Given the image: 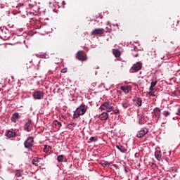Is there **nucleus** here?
Masks as SVG:
<instances>
[{
	"mask_svg": "<svg viewBox=\"0 0 180 180\" xmlns=\"http://www.w3.org/2000/svg\"><path fill=\"white\" fill-rule=\"evenodd\" d=\"M87 109H88L87 105H86L84 103L81 104L80 106L76 109V111L74 113L75 119H78L79 116H84V115L86 113Z\"/></svg>",
	"mask_w": 180,
	"mask_h": 180,
	"instance_id": "1",
	"label": "nucleus"
},
{
	"mask_svg": "<svg viewBox=\"0 0 180 180\" xmlns=\"http://www.w3.org/2000/svg\"><path fill=\"white\" fill-rule=\"evenodd\" d=\"M33 144H34V139L32 136L28 137L24 141V147L25 148H27L28 151H32V147H33Z\"/></svg>",
	"mask_w": 180,
	"mask_h": 180,
	"instance_id": "2",
	"label": "nucleus"
},
{
	"mask_svg": "<svg viewBox=\"0 0 180 180\" xmlns=\"http://www.w3.org/2000/svg\"><path fill=\"white\" fill-rule=\"evenodd\" d=\"M101 110H106V112H112L113 109H115V107H113V104H112L109 101H106L103 103L101 107H100Z\"/></svg>",
	"mask_w": 180,
	"mask_h": 180,
	"instance_id": "3",
	"label": "nucleus"
},
{
	"mask_svg": "<svg viewBox=\"0 0 180 180\" xmlns=\"http://www.w3.org/2000/svg\"><path fill=\"white\" fill-rule=\"evenodd\" d=\"M141 68H143V63H141V62H137L130 68V72L132 74L134 72H138V71H140Z\"/></svg>",
	"mask_w": 180,
	"mask_h": 180,
	"instance_id": "4",
	"label": "nucleus"
},
{
	"mask_svg": "<svg viewBox=\"0 0 180 180\" xmlns=\"http://www.w3.org/2000/svg\"><path fill=\"white\" fill-rule=\"evenodd\" d=\"M76 58L79 61H86V53L84 51H80L77 53Z\"/></svg>",
	"mask_w": 180,
	"mask_h": 180,
	"instance_id": "5",
	"label": "nucleus"
},
{
	"mask_svg": "<svg viewBox=\"0 0 180 180\" xmlns=\"http://www.w3.org/2000/svg\"><path fill=\"white\" fill-rule=\"evenodd\" d=\"M153 112H154L153 117H154L156 123H158V121L161 118V110H160L159 108H155L153 110Z\"/></svg>",
	"mask_w": 180,
	"mask_h": 180,
	"instance_id": "6",
	"label": "nucleus"
},
{
	"mask_svg": "<svg viewBox=\"0 0 180 180\" xmlns=\"http://www.w3.org/2000/svg\"><path fill=\"white\" fill-rule=\"evenodd\" d=\"M148 129L143 127L139 131H138L136 137H139V139H141L142 137H144L147 134V133H148Z\"/></svg>",
	"mask_w": 180,
	"mask_h": 180,
	"instance_id": "7",
	"label": "nucleus"
},
{
	"mask_svg": "<svg viewBox=\"0 0 180 180\" xmlns=\"http://www.w3.org/2000/svg\"><path fill=\"white\" fill-rule=\"evenodd\" d=\"M44 96V91H37L33 94L34 99H37V100L43 99Z\"/></svg>",
	"mask_w": 180,
	"mask_h": 180,
	"instance_id": "8",
	"label": "nucleus"
},
{
	"mask_svg": "<svg viewBox=\"0 0 180 180\" xmlns=\"http://www.w3.org/2000/svg\"><path fill=\"white\" fill-rule=\"evenodd\" d=\"M105 33V30L103 28L94 29L91 32V36H96L98 34H103Z\"/></svg>",
	"mask_w": 180,
	"mask_h": 180,
	"instance_id": "9",
	"label": "nucleus"
},
{
	"mask_svg": "<svg viewBox=\"0 0 180 180\" xmlns=\"http://www.w3.org/2000/svg\"><path fill=\"white\" fill-rule=\"evenodd\" d=\"M132 101L133 102H134L136 106L140 108V106L143 105V100L141 99V98L134 97Z\"/></svg>",
	"mask_w": 180,
	"mask_h": 180,
	"instance_id": "10",
	"label": "nucleus"
},
{
	"mask_svg": "<svg viewBox=\"0 0 180 180\" xmlns=\"http://www.w3.org/2000/svg\"><path fill=\"white\" fill-rule=\"evenodd\" d=\"M121 91L124 92V94H129L130 91H131V86L127 85V86H120Z\"/></svg>",
	"mask_w": 180,
	"mask_h": 180,
	"instance_id": "11",
	"label": "nucleus"
},
{
	"mask_svg": "<svg viewBox=\"0 0 180 180\" xmlns=\"http://www.w3.org/2000/svg\"><path fill=\"white\" fill-rule=\"evenodd\" d=\"M108 118H109V114H108V112H102V113L98 116V119H99L100 120H108Z\"/></svg>",
	"mask_w": 180,
	"mask_h": 180,
	"instance_id": "12",
	"label": "nucleus"
},
{
	"mask_svg": "<svg viewBox=\"0 0 180 180\" xmlns=\"http://www.w3.org/2000/svg\"><path fill=\"white\" fill-rule=\"evenodd\" d=\"M18 119H20V115H19V112L13 113L11 117V122H13V123H16Z\"/></svg>",
	"mask_w": 180,
	"mask_h": 180,
	"instance_id": "13",
	"label": "nucleus"
},
{
	"mask_svg": "<svg viewBox=\"0 0 180 180\" xmlns=\"http://www.w3.org/2000/svg\"><path fill=\"white\" fill-rule=\"evenodd\" d=\"M31 125H32V120L29 119L27 122L25 124L24 129L26 131H30V129H29V127H30Z\"/></svg>",
	"mask_w": 180,
	"mask_h": 180,
	"instance_id": "14",
	"label": "nucleus"
},
{
	"mask_svg": "<svg viewBox=\"0 0 180 180\" xmlns=\"http://www.w3.org/2000/svg\"><path fill=\"white\" fill-rule=\"evenodd\" d=\"M155 157L158 161H161L162 160V155L161 154V150H156L155 152Z\"/></svg>",
	"mask_w": 180,
	"mask_h": 180,
	"instance_id": "15",
	"label": "nucleus"
},
{
	"mask_svg": "<svg viewBox=\"0 0 180 180\" xmlns=\"http://www.w3.org/2000/svg\"><path fill=\"white\" fill-rule=\"evenodd\" d=\"M116 148H117V150L121 151V153H126V151H127V149H126V148L122 146L120 143H117Z\"/></svg>",
	"mask_w": 180,
	"mask_h": 180,
	"instance_id": "16",
	"label": "nucleus"
},
{
	"mask_svg": "<svg viewBox=\"0 0 180 180\" xmlns=\"http://www.w3.org/2000/svg\"><path fill=\"white\" fill-rule=\"evenodd\" d=\"M41 160V158H34L32 160V164L33 165H35L36 167H38L39 162Z\"/></svg>",
	"mask_w": 180,
	"mask_h": 180,
	"instance_id": "17",
	"label": "nucleus"
},
{
	"mask_svg": "<svg viewBox=\"0 0 180 180\" xmlns=\"http://www.w3.org/2000/svg\"><path fill=\"white\" fill-rule=\"evenodd\" d=\"M61 122L57 121V120H54L53 122V127H56V129H58V130H59L60 127H61Z\"/></svg>",
	"mask_w": 180,
	"mask_h": 180,
	"instance_id": "18",
	"label": "nucleus"
},
{
	"mask_svg": "<svg viewBox=\"0 0 180 180\" xmlns=\"http://www.w3.org/2000/svg\"><path fill=\"white\" fill-rule=\"evenodd\" d=\"M122 105L124 109H127L130 106V103H129V101L125 100L122 101Z\"/></svg>",
	"mask_w": 180,
	"mask_h": 180,
	"instance_id": "19",
	"label": "nucleus"
},
{
	"mask_svg": "<svg viewBox=\"0 0 180 180\" xmlns=\"http://www.w3.org/2000/svg\"><path fill=\"white\" fill-rule=\"evenodd\" d=\"M6 136L10 139L12 137H16V133L13 132V131L8 130L7 131Z\"/></svg>",
	"mask_w": 180,
	"mask_h": 180,
	"instance_id": "20",
	"label": "nucleus"
},
{
	"mask_svg": "<svg viewBox=\"0 0 180 180\" xmlns=\"http://www.w3.org/2000/svg\"><path fill=\"white\" fill-rule=\"evenodd\" d=\"M112 54L115 56V57H120V52L117 49H113Z\"/></svg>",
	"mask_w": 180,
	"mask_h": 180,
	"instance_id": "21",
	"label": "nucleus"
},
{
	"mask_svg": "<svg viewBox=\"0 0 180 180\" xmlns=\"http://www.w3.org/2000/svg\"><path fill=\"white\" fill-rule=\"evenodd\" d=\"M63 160H64V155H60L57 157L58 162H63Z\"/></svg>",
	"mask_w": 180,
	"mask_h": 180,
	"instance_id": "22",
	"label": "nucleus"
},
{
	"mask_svg": "<svg viewBox=\"0 0 180 180\" xmlns=\"http://www.w3.org/2000/svg\"><path fill=\"white\" fill-rule=\"evenodd\" d=\"M163 116H165V117H168V116H171V112L164 111L163 112Z\"/></svg>",
	"mask_w": 180,
	"mask_h": 180,
	"instance_id": "23",
	"label": "nucleus"
},
{
	"mask_svg": "<svg viewBox=\"0 0 180 180\" xmlns=\"http://www.w3.org/2000/svg\"><path fill=\"white\" fill-rule=\"evenodd\" d=\"M90 141H93V143H96L98 141V138L95 136H91L89 139Z\"/></svg>",
	"mask_w": 180,
	"mask_h": 180,
	"instance_id": "24",
	"label": "nucleus"
},
{
	"mask_svg": "<svg viewBox=\"0 0 180 180\" xmlns=\"http://www.w3.org/2000/svg\"><path fill=\"white\" fill-rule=\"evenodd\" d=\"M15 176H17V178H20V176H22V173H20V170H17L15 172Z\"/></svg>",
	"mask_w": 180,
	"mask_h": 180,
	"instance_id": "25",
	"label": "nucleus"
},
{
	"mask_svg": "<svg viewBox=\"0 0 180 180\" xmlns=\"http://www.w3.org/2000/svg\"><path fill=\"white\" fill-rule=\"evenodd\" d=\"M51 150V148L49 146H46L45 148H44V151L45 153H48V151H50Z\"/></svg>",
	"mask_w": 180,
	"mask_h": 180,
	"instance_id": "26",
	"label": "nucleus"
},
{
	"mask_svg": "<svg viewBox=\"0 0 180 180\" xmlns=\"http://www.w3.org/2000/svg\"><path fill=\"white\" fill-rule=\"evenodd\" d=\"M158 82L157 80L153 79L152 82H151V83H150V86H155V85H157Z\"/></svg>",
	"mask_w": 180,
	"mask_h": 180,
	"instance_id": "27",
	"label": "nucleus"
},
{
	"mask_svg": "<svg viewBox=\"0 0 180 180\" xmlns=\"http://www.w3.org/2000/svg\"><path fill=\"white\" fill-rule=\"evenodd\" d=\"M148 95H149L150 96H155V94H154L153 91H148Z\"/></svg>",
	"mask_w": 180,
	"mask_h": 180,
	"instance_id": "28",
	"label": "nucleus"
},
{
	"mask_svg": "<svg viewBox=\"0 0 180 180\" xmlns=\"http://www.w3.org/2000/svg\"><path fill=\"white\" fill-rule=\"evenodd\" d=\"M115 115H119L120 113V110L119 109H116L113 110Z\"/></svg>",
	"mask_w": 180,
	"mask_h": 180,
	"instance_id": "29",
	"label": "nucleus"
},
{
	"mask_svg": "<svg viewBox=\"0 0 180 180\" xmlns=\"http://www.w3.org/2000/svg\"><path fill=\"white\" fill-rule=\"evenodd\" d=\"M108 165H109V162H105L104 163H102V166L103 167H106Z\"/></svg>",
	"mask_w": 180,
	"mask_h": 180,
	"instance_id": "30",
	"label": "nucleus"
},
{
	"mask_svg": "<svg viewBox=\"0 0 180 180\" xmlns=\"http://www.w3.org/2000/svg\"><path fill=\"white\" fill-rule=\"evenodd\" d=\"M60 72H63V74H65V72H67V68L62 69Z\"/></svg>",
	"mask_w": 180,
	"mask_h": 180,
	"instance_id": "31",
	"label": "nucleus"
},
{
	"mask_svg": "<svg viewBox=\"0 0 180 180\" xmlns=\"http://www.w3.org/2000/svg\"><path fill=\"white\" fill-rule=\"evenodd\" d=\"M76 125L77 124L75 123H70V124H68V127H70V126H73L74 127H75Z\"/></svg>",
	"mask_w": 180,
	"mask_h": 180,
	"instance_id": "32",
	"label": "nucleus"
},
{
	"mask_svg": "<svg viewBox=\"0 0 180 180\" xmlns=\"http://www.w3.org/2000/svg\"><path fill=\"white\" fill-rule=\"evenodd\" d=\"M154 91V86H150L149 88V91Z\"/></svg>",
	"mask_w": 180,
	"mask_h": 180,
	"instance_id": "33",
	"label": "nucleus"
},
{
	"mask_svg": "<svg viewBox=\"0 0 180 180\" xmlns=\"http://www.w3.org/2000/svg\"><path fill=\"white\" fill-rule=\"evenodd\" d=\"M132 55L134 56V57H139V53L134 54L132 53Z\"/></svg>",
	"mask_w": 180,
	"mask_h": 180,
	"instance_id": "34",
	"label": "nucleus"
},
{
	"mask_svg": "<svg viewBox=\"0 0 180 180\" xmlns=\"http://www.w3.org/2000/svg\"><path fill=\"white\" fill-rule=\"evenodd\" d=\"M176 115H179L180 116V109L178 110L177 112H176Z\"/></svg>",
	"mask_w": 180,
	"mask_h": 180,
	"instance_id": "35",
	"label": "nucleus"
},
{
	"mask_svg": "<svg viewBox=\"0 0 180 180\" xmlns=\"http://www.w3.org/2000/svg\"><path fill=\"white\" fill-rule=\"evenodd\" d=\"M63 5H65V1H63Z\"/></svg>",
	"mask_w": 180,
	"mask_h": 180,
	"instance_id": "36",
	"label": "nucleus"
},
{
	"mask_svg": "<svg viewBox=\"0 0 180 180\" xmlns=\"http://www.w3.org/2000/svg\"><path fill=\"white\" fill-rule=\"evenodd\" d=\"M165 123H167V122H163L162 124H165Z\"/></svg>",
	"mask_w": 180,
	"mask_h": 180,
	"instance_id": "37",
	"label": "nucleus"
},
{
	"mask_svg": "<svg viewBox=\"0 0 180 180\" xmlns=\"http://www.w3.org/2000/svg\"><path fill=\"white\" fill-rule=\"evenodd\" d=\"M161 58H162H162H164V56H162Z\"/></svg>",
	"mask_w": 180,
	"mask_h": 180,
	"instance_id": "38",
	"label": "nucleus"
},
{
	"mask_svg": "<svg viewBox=\"0 0 180 180\" xmlns=\"http://www.w3.org/2000/svg\"><path fill=\"white\" fill-rule=\"evenodd\" d=\"M65 161H67V159H65Z\"/></svg>",
	"mask_w": 180,
	"mask_h": 180,
	"instance_id": "39",
	"label": "nucleus"
},
{
	"mask_svg": "<svg viewBox=\"0 0 180 180\" xmlns=\"http://www.w3.org/2000/svg\"><path fill=\"white\" fill-rule=\"evenodd\" d=\"M65 161H67V159H65Z\"/></svg>",
	"mask_w": 180,
	"mask_h": 180,
	"instance_id": "40",
	"label": "nucleus"
},
{
	"mask_svg": "<svg viewBox=\"0 0 180 180\" xmlns=\"http://www.w3.org/2000/svg\"><path fill=\"white\" fill-rule=\"evenodd\" d=\"M125 172H127V170L125 169Z\"/></svg>",
	"mask_w": 180,
	"mask_h": 180,
	"instance_id": "41",
	"label": "nucleus"
}]
</instances>
